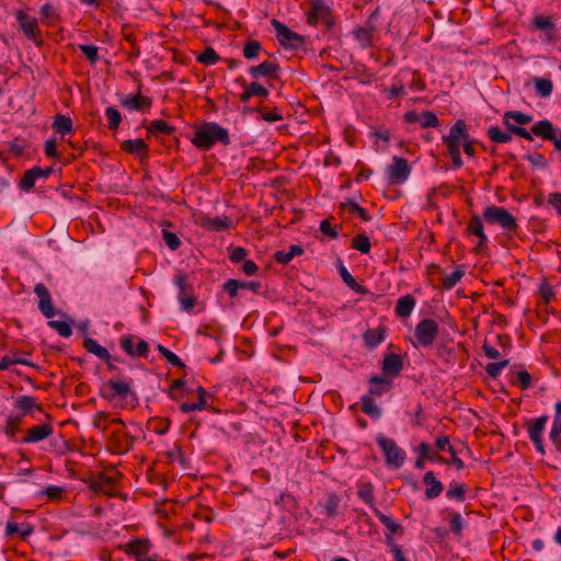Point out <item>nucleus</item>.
Masks as SVG:
<instances>
[{
  "label": "nucleus",
  "mask_w": 561,
  "mask_h": 561,
  "mask_svg": "<svg viewBox=\"0 0 561 561\" xmlns=\"http://www.w3.org/2000/svg\"><path fill=\"white\" fill-rule=\"evenodd\" d=\"M483 224L497 226L507 233L518 228L517 219L507 209L495 205L488 206L481 216H473L468 226V231L480 238L478 245H482L488 240Z\"/></svg>",
  "instance_id": "1"
},
{
  "label": "nucleus",
  "mask_w": 561,
  "mask_h": 561,
  "mask_svg": "<svg viewBox=\"0 0 561 561\" xmlns=\"http://www.w3.org/2000/svg\"><path fill=\"white\" fill-rule=\"evenodd\" d=\"M192 142L199 149L208 150L216 142H221L226 146L229 145L230 137L226 128L221 127L217 123L208 122L194 126Z\"/></svg>",
  "instance_id": "2"
},
{
  "label": "nucleus",
  "mask_w": 561,
  "mask_h": 561,
  "mask_svg": "<svg viewBox=\"0 0 561 561\" xmlns=\"http://www.w3.org/2000/svg\"><path fill=\"white\" fill-rule=\"evenodd\" d=\"M376 442L383 451L386 462L390 468L399 469L403 466L407 454L393 439L387 438L382 434H378L376 436Z\"/></svg>",
  "instance_id": "3"
},
{
  "label": "nucleus",
  "mask_w": 561,
  "mask_h": 561,
  "mask_svg": "<svg viewBox=\"0 0 561 561\" xmlns=\"http://www.w3.org/2000/svg\"><path fill=\"white\" fill-rule=\"evenodd\" d=\"M439 332L438 323L433 319L421 320L414 329V346L430 347L435 342Z\"/></svg>",
  "instance_id": "4"
},
{
  "label": "nucleus",
  "mask_w": 561,
  "mask_h": 561,
  "mask_svg": "<svg viewBox=\"0 0 561 561\" xmlns=\"http://www.w3.org/2000/svg\"><path fill=\"white\" fill-rule=\"evenodd\" d=\"M469 137L470 135L468 133L466 122L463 119H458L450 127L449 133L443 136V142L446 145L447 151L455 152L460 150V147Z\"/></svg>",
  "instance_id": "5"
},
{
  "label": "nucleus",
  "mask_w": 561,
  "mask_h": 561,
  "mask_svg": "<svg viewBox=\"0 0 561 561\" xmlns=\"http://www.w3.org/2000/svg\"><path fill=\"white\" fill-rule=\"evenodd\" d=\"M174 285L179 289L178 298L184 311H191L195 306V297L193 295V286L187 282V276L178 272L174 276Z\"/></svg>",
  "instance_id": "6"
},
{
  "label": "nucleus",
  "mask_w": 561,
  "mask_h": 561,
  "mask_svg": "<svg viewBox=\"0 0 561 561\" xmlns=\"http://www.w3.org/2000/svg\"><path fill=\"white\" fill-rule=\"evenodd\" d=\"M271 24L274 27L278 42L282 46L297 49L299 46L304 45V37L289 30L284 23L273 19Z\"/></svg>",
  "instance_id": "7"
},
{
  "label": "nucleus",
  "mask_w": 561,
  "mask_h": 561,
  "mask_svg": "<svg viewBox=\"0 0 561 561\" xmlns=\"http://www.w3.org/2000/svg\"><path fill=\"white\" fill-rule=\"evenodd\" d=\"M411 168L404 158L393 157L392 163L387 168L388 178L391 184H401L410 175Z\"/></svg>",
  "instance_id": "8"
},
{
  "label": "nucleus",
  "mask_w": 561,
  "mask_h": 561,
  "mask_svg": "<svg viewBox=\"0 0 561 561\" xmlns=\"http://www.w3.org/2000/svg\"><path fill=\"white\" fill-rule=\"evenodd\" d=\"M435 272L439 274V285L444 290H450L463 277L466 270L463 265H459L450 274H444L438 265H431L430 273L433 275Z\"/></svg>",
  "instance_id": "9"
},
{
  "label": "nucleus",
  "mask_w": 561,
  "mask_h": 561,
  "mask_svg": "<svg viewBox=\"0 0 561 561\" xmlns=\"http://www.w3.org/2000/svg\"><path fill=\"white\" fill-rule=\"evenodd\" d=\"M404 122L409 124L420 123L422 128L437 127L439 119L437 115L432 111H423L417 113L410 111L404 114Z\"/></svg>",
  "instance_id": "10"
},
{
  "label": "nucleus",
  "mask_w": 561,
  "mask_h": 561,
  "mask_svg": "<svg viewBox=\"0 0 561 561\" xmlns=\"http://www.w3.org/2000/svg\"><path fill=\"white\" fill-rule=\"evenodd\" d=\"M278 71V64L271 60H265L257 66H251L249 68L250 76L255 80L260 79L261 77H265L267 79H277Z\"/></svg>",
  "instance_id": "11"
},
{
  "label": "nucleus",
  "mask_w": 561,
  "mask_h": 561,
  "mask_svg": "<svg viewBox=\"0 0 561 561\" xmlns=\"http://www.w3.org/2000/svg\"><path fill=\"white\" fill-rule=\"evenodd\" d=\"M54 432V428L50 424H39L33 426L26 431L24 437L20 438V443L22 444H35L47 437H49Z\"/></svg>",
  "instance_id": "12"
},
{
  "label": "nucleus",
  "mask_w": 561,
  "mask_h": 561,
  "mask_svg": "<svg viewBox=\"0 0 561 561\" xmlns=\"http://www.w3.org/2000/svg\"><path fill=\"white\" fill-rule=\"evenodd\" d=\"M34 293L39 298L38 309L48 319L55 316V309L48 289L43 283H38L34 287Z\"/></svg>",
  "instance_id": "13"
},
{
  "label": "nucleus",
  "mask_w": 561,
  "mask_h": 561,
  "mask_svg": "<svg viewBox=\"0 0 561 561\" xmlns=\"http://www.w3.org/2000/svg\"><path fill=\"white\" fill-rule=\"evenodd\" d=\"M102 391V396L106 399L112 400L116 397L125 399L130 392V385L128 382L111 379L105 383Z\"/></svg>",
  "instance_id": "14"
},
{
  "label": "nucleus",
  "mask_w": 561,
  "mask_h": 561,
  "mask_svg": "<svg viewBox=\"0 0 561 561\" xmlns=\"http://www.w3.org/2000/svg\"><path fill=\"white\" fill-rule=\"evenodd\" d=\"M310 11L307 16V22L310 25H317L320 21L332 14V10L329 5L324 4L323 0H311Z\"/></svg>",
  "instance_id": "15"
},
{
  "label": "nucleus",
  "mask_w": 561,
  "mask_h": 561,
  "mask_svg": "<svg viewBox=\"0 0 561 561\" xmlns=\"http://www.w3.org/2000/svg\"><path fill=\"white\" fill-rule=\"evenodd\" d=\"M117 483V477L101 473L94 478L91 488L95 492H101L107 495H114Z\"/></svg>",
  "instance_id": "16"
},
{
  "label": "nucleus",
  "mask_w": 561,
  "mask_h": 561,
  "mask_svg": "<svg viewBox=\"0 0 561 561\" xmlns=\"http://www.w3.org/2000/svg\"><path fill=\"white\" fill-rule=\"evenodd\" d=\"M18 21H19V24H20V27L22 28V31L24 32V34L33 39V41H37V37L39 36V30H38V26H37V20L22 11H19L18 12Z\"/></svg>",
  "instance_id": "17"
},
{
  "label": "nucleus",
  "mask_w": 561,
  "mask_h": 561,
  "mask_svg": "<svg viewBox=\"0 0 561 561\" xmlns=\"http://www.w3.org/2000/svg\"><path fill=\"white\" fill-rule=\"evenodd\" d=\"M151 99L140 94H127L121 98V104L127 110L141 111L151 106Z\"/></svg>",
  "instance_id": "18"
},
{
  "label": "nucleus",
  "mask_w": 561,
  "mask_h": 561,
  "mask_svg": "<svg viewBox=\"0 0 561 561\" xmlns=\"http://www.w3.org/2000/svg\"><path fill=\"white\" fill-rule=\"evenodd\" d=\"M14 407L20 411L19 414L23 417L26 415H34L35 411H42L41 405L37 404L35 398L31 396L18 397L15 399Z\"/></svg>",
  "instance_id": "19"
},
{
  "label": "nucleus",
  "mask_w": 561,
  "mask_h": 561,
  "mask_svg": "<svg viewBox=\"0 0 561 561\" xmlns=\"http://www.w3.org/2000/svg\"><path fill=\"white\" fill-rule=\"evenodd\" d=\"M423 483L426 485L425 497L427 500L436 499L444 490L443 483L436 479L433 471H427L423 477Z\"/></svg>",
  "instance_id": "20"
},
{
  "label": "nucleus",
  "mask_w": 561,
  "mask_h": 561,
  "mask_svg": "<svg viewBox=\"0 0 561 561\" xmlns=\"http://www.w3.org/2000/svg\"><path fill=\"white\" fill-rule=\"evenodd\" d=\"M403 369V359L401 355L388 354L382 363V371L389 377H397Z\"/></svg>",
  "instance_id": "21"
},
{
  "label": "nucleus",
  "mask_w": 561,
  "mask_h": 561,
  "mask_svg": "<svg viewBox=\"0 0 561 561\" xmlns=\"http://www.w3.org/2000/svg\"><path fill=\"white\" fill-rule=\"evenodd\" d=\"M202 226L210 231H224L233 227V222L228 217H205L202 219Z\"/></svg>",
  "instance_id": "22"
},
{
  "label": "nucleus",
  "mask_w": 561,
  "mask_h": 561,
  "mask_svg": "<svg viewBox=\"0 0 561 561\" xmlns=\"http://www.w3.org/2000/svg\"><path fill=\"white\" fill-rule=\"evenodd\" d=\"M150 550V541L148 539H137L128 542L125 548V552L128 556H135L138 558L146 556Z\"/></svg>",
  "instance_id": "23"
},
{
  "label": "nucleus",
  "mask_w": 561,
  "mask_h": 561,
  "mask_svg": "<svg viewBox=\"0 0 561 561\" xmlns=\"http://www.w3.org/2000/svg\"><path fill=\"white\" fill-rule=\"evenodd\" d=\"M206 391L203 387L197 388V401L196 402H184L181 404L180 410L183 413H190L193 411H202L207 409Z\"/></svg>",
  "instance_id": "24"
},
{
  "label": "nucleus",
  "mask_w": 561,
  "mask_h": 561,
  "mask_svg": "<svg viewBox=\"0 0 561 561\" xmlns=\"http://www.w3.org/2000/svg\"><path fill=\"white\" fill-rule=\"evenodd\" d=\"M547 422L548 415L543 414L540 417L535 419L533 423L528 424L527 432L533 443L542 439V433L545 431Z\"/></svg>",
  "instance_id": "25"
},
{
  "label": "nucleus",
  "mask_w": 561,
  "mask_h": 561,
  "mask_svg": "<svg viewBox=\"0 0 561 561\" xmlns=\"http://www.w3.org/2000/svg\"><path fill=\"white\" fill-rule=\"evenodd\" d=\"M122 149L138 157H147L148 146L142 139L137 138L123 141Z\"/></svg>",
  "instance_id": "26"
},
{
  "label": "nucleus",
  "mask_w": 561,
  "mask_h": 561,
  "mask_svg": "<svg viewBox=\"0 0 561 561\" xmlns=\"http://www.w3.org/2000/svg\"><path fill=\"white\" fill-rule=\"evenodd\" d=\"M83 347L91 354L95 355L98 358L110 362L112 359V356L110 352L101 346L95 340L91 337H85L83 341Z\"/></svg>",
  "instance_id": "27"
},
{
  "label": "nucleus",
  "mask_w": 561,
  "mask_h": 561,
  "mask_svg": "<svg viewBox=\"0 0 561 561\" xmlns=\"http://www.w3.org/2000/svg\"><path fill=\"white\" fill-rule=\"evenodd\" d=\"M385 333H386V328L381 327V325H379L376 329L367 330L364 333V341L367 346H369L370 348H374L383 342Z\"/></svg>",
  "instance_id": "28"
},
{
  "label": "nucleus",
  "mask_w": 561,
  "mask_h": 561,
  "mask_svg": "<svg viewBox=\"0 0 561 561\" xmlns=\"http://www.w3.org/2000/svg\"><path fill=\"white\" fill-rule=\"evenodd\" d=\"M341 209L343 211H346L347 214L352 216L359 217L363 221H368L370 219V216L368 215L367 210L363 207H360L356 202L353 199H346L341 204Z\"/></svg>",
  "instance_id": "29"
},
{
  "label": "nucleus",
  "mask_w": 561,
  "mask_h": 561,
  "mask_svg": "<svg viewBox=\"0 0 561 561\" xmlns=\"http://www.w3.org/2000/svg\"><path fill=\"white\" fill-rule=\"evenodd\" d=\"M22 420L23 416H21L20 414L9 415L7 417L3 431L10 439L20 442V439L16 438V434L20 432V425L22 423Z\"/></svg>",
  "instance_id": "30"
},
{
  "label": "nucleus",
  "mask_w": 561,
  "mask_h": 561,
  "mask_svg": "<svg viewBox=\"0 0 561 561\" xmlns=\"http://www.w3.org/2000/svg\"><path fill=\"white\" fill-rule=\"evenodd\" d=\"M414 306L415 300L410 295L402 296L397 301L396 313L398 317L407 318L412 313Z\"/></svg>",
  "instance_id": "31"
},
{
  "label": "nucleus",
  "mask_w": 561,
  "mask_h": 561,
  "mask_svg": "<svg viewBox=\"0 0 561 561\" xmlns=\"http://www.w3.org/2000/svg\"><path fill=\"white\" fill-rule=\"evenodd\" d=\"M41 173H42L41 167H34V168L27 170L24 173V176L20 181V188L22 191L28 192L31 188L34 187L36 180L41 178Z\"/></svg>",
  "instance_id": "32"
},
{
  "label": "nucleus",
  "mask_w": 561,
  "mask_h": 561,
  "mask_svg": "<svg viewBox=\"0 0 561 561\" xmlns=\"http://www.w3.org/2000/svg\"><path fill=\"white\" fill-rule=\"evenodd\" d=\"M371 385L367 396L381 397L390 386V381L380 376H373L369 378Z\"/></svg>",
  "instance_id": "33"
},
{
  "label": "nucleus",
  "mask_w": 561,
  "mask_h": 561,
  "mask_svg": "<svg viewBox=\"0 0 561 561\" xmlns=\"http://www.w3.org/2000/svg\"><path fill=\"white\" fill-rule=\"evenodd\" d=\"M53 128L60 135H69L72 133V121L69 116L57 114L54 118Z\"/></svg>",
  "instance_id": "34"
},
{
  "label": "nucleus",
  "mask_w": 561,
  "mask_h": 561,
  "mask_svg": "<svg viewBox=\"0 0 561 561\" xmlns=\"http://www.w3.org/2000/svg\"><path fill=\"white\" fill-rule=\"evenodd\" d=\"M362 411L373 419H380L382 415L381 409L375 403L370 396H363L362 399Z\"/></svg>",
  "instance_id": "35"
},
{
  "label": "nucleus",
  "mask_w": 561,
  "mask_h": 561,
  "mask_svg": "<svg viewBox=\"0 0 561 561\" xmlns=\"http://www.w3.org/2000/svg\"><path fill=\"white\" fill-rule=\"evenodd\" d=\"M343 228L339 225H333L330 219H324L320 222V232L328 240H336L337 237L342 233Z\"/></svg>",
  "instance_id": "36"
},
{
  "label": "nucleus",
  "mask_w": 561,
  "mask_h": 561,
  "mask_svg": "<svg viewBox=\"0 0 561 561\" xmlns=\"http://www.w3.org/2000/svg\"><path fill=\"white\" fill-rule=\"evenodd\" d=\"M149 133L154 135H171L175 128L163 119H153L147 126Z\"/></svg>",
  "instance_id": "37"
},
{
  "label": "nucleus",
  "mask_w": 561,
  "mask_h": 561,
  "mask_svg": "<svg viewBox=\"0 0 561 561\" xmlns=\"http://www.w3.org/2000/svg\"><path fill=\"white\" fill-rule=\"evenodd\" d=\"M534 84L536 89V93L541 98H549L553 90V83L550 79L534 78Z\"/></svg>",
  "instance_id": "38"
},
{
  "label": "nucleus",
  "mask_w": 561,
  "mask_h": 561,
  "mask_svg": "<svg viewBox=\"0 0 561 561\" xmlns=\"http://www.w3.org/2000/svg\"><path fill=\"white\" fill-rule=\"evenodd\" d=\"M510 119H514L519 125H527L533 121V116L520 111H508L503 116V123L505 125H513L510 123Z\"/></svg>",
  "instance_id": "39"
},
{
  "label": "nucleus",
  "mask_w": 561,
  "mask_h": 561,
  "mask_svg": "<svg viewBox=\"0 0 561 561\" xmlns=\"http://www.w3.org/2000/svg\"><path fill=\"white\" fill-rule=\"evenodd\" d=\"M304 254V248H289L288 251L279 250L274 254L275 260L280 264L289 263L295 256Z\"/></svg>",
  "instance_id": "40"
},
{
  "label": "nucleus",
  "mask_w": 561,
  "mask_h": 561,
  "mask_svg": "<svg viewBox=\"0 0 561 561\" xmlns=\"http://www.w3.org/2000/svg\"><path fill=\"white\" fill-rule=\"evenodd\" d=\"M375 27L371 25L358 27L354 30L355 38L362 43L363 47H367L371 44V36Z\"/></svg>",
  "instance_id": "41"
},
{
  "label": "nucleus",
  "mask_w": 561,
  "mask_h": 561,
  "mask_svg": "<svg viewBox=\"0 0 561 561\" xmlns=\"http://www.w3.org/2000/svg\"><path fill=\"white\" fill-rule=\"evenodd\" d=\"M465 494H466V486L463 483H457L453 482L450 483L447 492L446 497L450 500H456L458 502L465 501Z\"/></svg>",
  "instance_id": "42"
},
{
  "label": "nucleus",
  "mask_w": 561,
  "mask_h": 561,
  "mask_svg": "<svg viewBox=\"0 0 561 561\" xmlns=\"http://www.w3.org/2000/svg\"><path fill=\"white\" fill-rule=\"evenodd\" d=\"M105 117L107 119V127L110 130H116L122 122L121 113L114 106L105 108Z\"/></svg>",
  "instance_id": "43"
},
{
  "label": "nucleus",
  "mask_w": 561,
  "mask_h": 561,
  "mask_svg": "<svg viewBox=\"0 0 561 561\" xmlns=\"http://www.w3.org/2000/svg\"><path fill=\"white\" fill-rule=\"evenodd\" d=\"M419 454H421L422 458L425 460L448 463V460L440 457L437 451H432L430 445L426 443H421L419 445Z\"/></svg>",
  "instance_id": "44"
},
{
  "label": "nucleus",
  "mask_w": 561,
  "mask_h": 561,
  "mask_svg": "<svg viewBox=\"0 0 561 561\" xmlns=\"http://www.w3.org/2000/svg\"><path fill=\"white\" fill-rule=\"evenodd\" d=\"M337 271L343 282L352 289L357 290L362 286L355 280V278L347 271L341 260H337Z\"/></svg>",
  "instance_id": "45"
},
{
  "label": "nucleus",
  "mask_w": 561,
  "mask_h": 561,
  "mask_svg": "<svg viewBox=\"0 0 561 561\" xmlns=\"http://www.w3.org/2000/svg\"><path fill=\"white\" fill-rule=\"evenodd\" d=\"M374 513L380 523L390 531V537L400 529V525L396 523L390 516L381 513L378 508L374 507Z\"/></svg>",
  "instance_id": "46"
},
{
  "label": "nucleus",
  "mask_w": 561,
  "mask_h": 561,
  "mask_svg": "<svg viewBox=\"0 0 561 561\" xmlns=\"http://www.w3.org/2000/svg\"><path fill=\"white\" fill-rule=\"evenodd\" d=\"M488 136L493 142L497 144H505L512 140V134L510 131L504 133L495 126H492L488 129Z\"/></svg>",
  "instance_id": "47"
},
{
  "label": "nucleus",
  "mask_w": 561,
  "mask_h": 561,
  "mask_svg": "<svg viewBox=\"0 0 561 561\" xmlns=\"http://www.w3.org/2000/svg\"><path fill=\"white\" fill-rule=\"evenodd\" d=\"M219 60L220 57L213 47H206L205 50L197 57V61L206 66H213Z\"/></svg>",
  "instance_id": "48"
},
{
  "label": "nucleus",
  "mask_w": 561,
  "mask_h": 561,
  "mask_svg": "<svg viewBox=\"0 0 561 561\" xmlns=\"http://www.w3.org/2000/svg\"><path fill=\"white\" fill-rule=\"evenodd\" d=\"M511 382L522 389H528L531 386V376L526 370H519L512 377Z\"/></svg>",
  "instance_id": "49"
},
{
  "label": "nucleus",
  "mask_w": 561,
  "mask_h": 561,
  "mask_svg": "<svg viewBox=\"0 0 561 561\" xmlns=\"http://www.w3.org/2000/svg\"><path fill=\"white\" fill-rule=\"evenodd\" d=\"M450 520H449V527L453 534L456 536H460L463 529V518L460 513L458 512H451L449 513Z\"/></svg>",
  "instance_id": "50"
},
{
  "label": "nucleus",
  "mask_w": 561,
  "mask_h": 561,
  "mask_svg": "<svg viewBox=\"0 0 561 561\" xmlns=\"http://www.w3.org/2000/svg\"><path fill=\"white\" fill-rule=\"evenodd\" d=\"M262 49V45L259 41L252 39L245 43L243 47V56L247 59H254L257 57Z\"/></svg>",
  "instance_id": "51"
},
{
  "label": "nucleus",
  "mask_w": 561,
  "mask_h": 561,
  "mask_svg": "<svg viewBox=\"0 0 561 561\" xmlns=\"http://www.w3.org/2000/svg\"><path fill=\"white\" fill-rule=\"evenodd\" d=\"M561 420H553L552 427L550 430L549 438L557 447L558 450L561 451Z\"/></svg>",
  "instance_id": "52"
},
{
  "label": "nucleus",
  "mask_w": 561,
  "mask_h": 561,
  "mask_svg": "<svg viewBox=\"0 0 561 561\" xmlns=\"http://www.w3.org/2000/svg\"><path fill=\"white\" fill-rule=\"evenodd\" d=\"M508 363L510 362L507 359L496 363H489L485 366V371L491 378L495 379L501 375L503 368H505L508 365Z\"/></svg>",
  "instance_id": "53"
},
{
  "label": "nucleus",
  "mask_w": 561,
  "mask_h": 561,
  "mask_svg": "<svg viewBox=\"0 0 561 561\" xmlns=\"http://www.w3.org/2000/svg\"><path fill=\"white\" fill-rule=\"evenodd\" d=\"M136 337L133 334H125L121 337L122 348L130 356H135Z\"/></svg>",
  "instance_id": "54"
},
{
  "label": "nucleus",
  "mask_w": 561,
  "mask_h": 561,
  "mask_svg": "<svg viewBox=\"0 0 561 561\" xmlns=\"http://www.w3.org/2000/svg\"><path fill=\"white\" fill-rule=\"evenodd\" d=\"M48 325L55 329L62 337H69L72 333L70 325L65 321L50 320Z\"/></svg>",
  "instance_id": "55"
},
{
  "label": "nucleus",
  "mask_w": 561,
  "mask_h": 561,
  "mask_svg": "<svg viewBox=\"0 0 561 561\" xmlns=\"http://www.w3.org/2000/svg\"><path fill=\"white\" fill-rule=\"evenodd\" d=\"M358 496L370 506L374 505V488L370 483L363 484L358 490Z\"/></svg>",
  "instance_id": "56"
},
{
  "label": "nucleus",
  "mask_w": 561,
  "mask_h": 561,
  "mask_svg": "<svg viewBox=\"0 0 561 561\" xmlns=\"http://www.w3.org/2000/svg\"><path fill=\"white\" fill-rule=\"evenodd\" d=\"M79 49L88 58L89 61L95 62L99 59V48L94 45H79Z\"/></svg>",
  "instance_id": "57"
},
{
  "label": "nucleus",
  "mask_w": 561,
  "mask_h": 561,
  "mask_svg": "<svg viewBox=\"0 0 561 561\" xmlns=\"http://www.w3.org/2000/svg\"><path fill=\"white\" fill-rule=\"evenodd\" d=\"M534 25L539 30L554 32V23L547 16H536L534 19Z\"/></svg>",
  "instance_id": "58"
},
{
  "label": "nucleus",
  "mask_w": 561,
  "mask_h": 561,
  "mask_svg": "<svg viewBox=\"0 0 561 561\" xmlns=\"http://www.w3.org/2000/svg\"><path fill=\"white\" fill-rule=\"evenodd\" d=\"M386 539H387V545L391 548V552L393 554L394 560L396 561H408L403 554L401 547L393 542L392 537H390L389 535H386Z\"/></svg>",
  "instance_id": "59"
},
{
  "label": "nucleus",
  "mask_w": 561,
  "mask_h": 561,
  "mask_svg": "<svg viewBox=\"0 0 561 561\" xmlns=\"http://www.w3.org/2000/svg\"><path fill=\"white\" fill-rule=\"evenodd\" d=\"M222 289L226 291L231 298H234L239 295L240 287L238 285L237 279H228L222 284Z\"/></svg>",
  "instance_id": "60"
},
{
  "label": "nucleus",
  "mask_w": 561,
  "mask_h": 561,
  "mask_svg": "<svg viewBox=\"0 0 561 561\" xmlns=\"http://www.w3.org/2000/svg\"><path fill=\"white\" fill-rule=\"evenodd\" d=\"M505 126L512 135H516V136L523 137L525 139L533 140L531 130L528 131L526 128H524L522 126H517V125H505Z\"/></svg>",
  "instance_id": "61"
},
{
  "label": "nucleus",
  "mask_w": 561,
  "mask_h": 561,
  "mask_svg": "<svg viewBox=\"0 0 561 561\" xmlns=\"http://www.w3.org/2000/svg\"><path fill=\"white\" fill-rule=\"evenodd\" d=\"M250 91H251V94H252V98L253 96H259V98H267L270 92L266 88H264L263 85H261L259 82L254 81V82H251L250 84H248Z\"/></svg>",
  "instance_id": "62"
},
{
  "label": "nucleus",
  "mask_w": 561,
  "mask_h": 561,
  "mask_svg": "<svg viewBox=\"0 0 561 561\" xmlns=\"http://www.w3.org/2000/svg\"><path fill=\"white\" fill-rule=\"evenodd\" d=\"M339 505H340L339 497L335 495L330 496L325 504V512H327L328 516L334 517L337 514Z\"/></svg>",
  "instance_id": "63"
},
{
  "label": "nucleus",
  "mask_w": 561,
  "mask_h": 561,
  "mask_svg": "<svg viewBox=\"0 0 561 561\" xmlns=\"http://www.w3.org/2000/svg\"><path fill=\"white\" fill-rule=\"evenodd\" d=\"M149 354V345L140 337H136L135 356L147 358Z\"/></svg>",
  "instance_id": "64"
}]
</instances>
